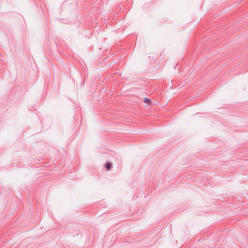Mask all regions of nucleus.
Masks as SVG:
<instances>
[{
  "label": "nucleus",
  "instance_id": "obj_1",
  "mask_svg": "<svg viewBox=\"0 0 248 248\" xmlns=\"http://www.w3.org/2000/svg\"><path fill=\"white\" fill-rule=\"evenodd\" d=\"M105 167L107 171L110 170L112 168V164L111 162H107L105 164Z\"/></svg>",
  "mask_w": 248,
  "mask_h": 248
},
{
  "label": "nucleus",
  "instance_id": "obj_2",
  "mask_svg": "<svg viewBox=\"0 0 248 248\" xmlns=\"http://www.w3.org/2000/svg\"><path fill=\"white\" fill-rule=\"evenodd\" d=\"M143 102L145 103L150 104L152 103L151 99L150 98L145 97L144 98Z\"/></svg>",
  "mask_w": 248,
  "mask_h": 248
}]
</instances>
